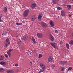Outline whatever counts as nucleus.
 <instances>
[{
  "label": "nucleus",
  "instance_id": "nucleus-3",
  "mask_svg": "<svg viewBox=\"0 0 73 73\" xmlns=\"http://www.w3.org/2000/svg\"><path fill=\"white\" fill-rule=\"evenodd\" d=\"M51 45L55 49H57L58 48V46L56 44L54 43H51Z\"/></svg>",
  "mask_w": 73,
  "mask_h": 73
},
{
  "label": "nucleus",
  "instance_id": "nucleus-44",
  "mask_svg": "<svg viewBox=\"0 0 73 73\" xmlns=\"http://www.w3.org/2000/svg\"><path fill=\"white\" fill-rule=\"evenodd\" d=\"M30 65H31V64H30Z\"/></svg>",
  "mask_w": 73,
  "mask_h": 73
},
{
  "label": "nucleus",
  "instance_id": "nucleus-18",
  "mask_svg": "<svg viewBox=\"0 0 73 73\" xmlns=\"http://www.w3.org/2000/svg\"><path fill=\"white\" fill-rule=\"evenodd\" d=\"M36 7V4H33L31 6V7L33 9L35 8Z\"/></svg>",
  "mask_w": 73,
  "mask_h": 73
},
{
  "label": "nucleus",
  "instance_id": "nucleus-20",
  "mask_svg": "<svg viewBox=\"0 0 73 73\" xmlns=\"http://www.w3.org/2000/svg\"><path fill=\"white\" fill-rule=\"evenodd\" d=\"M17 43L19 45H20L21 44V41L20 40H18L17 41Z\"/></svg>",
  "mask_w": 73,
  "mask_h": 73
},
{
  "label": "nucleus",
  "instance_id": "nucleus-32",
  "mask_svg": "<svg viewBox=\"0 0 73 73\" xmlns=\"http://www.w3.org/2000/svg\"><path fill=\"white\" fill-rule=\"evenodd\" d=\"M65 70V68L64 67H62L61 68V70L62 71H64Z\"/></svg>",
  "mask_w": 73,
  "mask_h": 73
},
{
  "label": "nucleus",
  "instance_id": "nucleus-23",
  "mask_svg": "<svg viewBox=\"0 0 73 73\" xmlns=\"http://www.w3.org/2000/svg\"><path fill=\"white\" fill-rule=\"evenodd\" d=\"M69 44L70 45H73V40H71L69 42Z\"/></svg>",
  "mask_w": 73,
  "mask_h": 73
},
{
  "label": "nucleus",
  "instance_id": "nucleus-22",
  "mask_svg": "<svg viewBox=\"0 0 73 73\" xmlns=\"http://www.w3.org/2000/svg\"><path fill=\"white\" fill-rule=\"evenodd\" d=\"M32 38L33 41V42L34 43V44H35L36 43V40H35V39L33 37H32Z\"/></svg>",
  "mask_w": 73,
  "mask_h": 73
},
{
  "label": "nucleus",
  "instance_id": "nucleus-41",
  "mask_svg": "<svg viewBox=\"0 0 73 73\" xmlns=\"http://www.w3.org/2000/svg\"><path fill=\"white\" fill-rule=\"evenodd\" d=\"M0 21H1V17L0 16Z\"/></svg>",
  "mask_w": 73,
  "mask_h": 73
},
{
  "label": "nucleus",
  "instance_id": "nucleus-17",
  "mask_svg": "<svg viewBox=\"0 0 73 73\" xmlns=\"http://www.w3.org/2000/svg\"><path fill=\"white\" fill-rule=\"evenodd\" d=\"M58 1V0H52V2L54 4H56V3H57Z\"/></svg>",
  "mask_w": 73,
  "mask_h": 73
},
{
  "label": "nucleus",
  "instance_id": "nucleus-45",
  "mask_svg": "<svg viewBox=\"0 0 73 73\" xmlns=\"http://www.w3.org/2000/svg\"><path fill=\"white\" fill-rule=\"evenodd\" d=\"M72 1H73V0H72Z\"/></svg>",
  "mask_w": 73,
  "mask_h": 73
},
{
  "label": "nucleus",
  "instance_id": "nucleus-14",
  "mask_svg": "<svg viewBox=\"0 0 73 73\" xmlns=\"http://www.w3.org/2000/svg\"><path fill=\"white\" fill-rule=\"evenodd\" d=\"M6 72L7 73H13V70H7L6 71Z\"/></svg>",
  "mask_w": 73,
  "mask_h": 73
},
{
  "label": "nucleus",
  "instance_id": "nucleus-35",
  "mask_svg": "<svg viewBox=\"0 0 73 73\" xmlns=\"http://www.w3.org/2000/svg\"><path fill=\"white\" fill-rule=\"evenodd\" d=\"M52 67V68H54V66H55V64H53L51 65Z\"/></svg>",
  "mask_w": 73,
  "mask_h": 73
},
{
  "label": "nucleus",
  "instance_id": "nucleus-6",
  "mask_svg": "<svg viewBox=\"0 0 73 73\" xmlns=\"http://www.w3.org/2000/svg\"><path fill=\"white\" fill-rule=\"evenodd\" d=\"M53 58L52 56H50L48 59V61L49 62H53Z\"/></svg>",
  "mask_w": 73,
  "mask_h": 73
},
{
  "label": "nucleus",
  "instance_id": "nucleus-11",
  "mask_svg": "<svg viewBox=\"0 0 73 73\" xmlns=\"http://www.w3.org/2000/svg\"><path fill=\"white\" fill-rule=\"evenodd\" d=\"M59 64H61V65H64V64H65L66 62H67L66 61H59Z\"/></svg>",
  "mask_w": 73,
  "mask_h": 73
},
{
  "label": "nucleus",
  "instance_id": "nucleus-29",
  "mask_svg": "<svg viewBox=\"0 0 73 73\" xmlns=\"http://www.w3.org/2000/svg\"><path fill=\"white\" fill-rule=\"evenodd\" d=\"M42 57V54H39L38 57L39 58H41V57Z\"/></svg>",
  "mask_w": 73,
  "mask_h": 73
},
{
  "label": "nucleus",
  "instance_id": "nucleus-16",
  "mask_svg": "<svg viewBox=\"0 0 73 73\" xmlns=\"http://www.w3.org/2000/svg\"><path fill=\"white\" fill-rule=\"evenodd\" d=\"M35 19H36V17L34 16H32L31 17V21H34Z\"/></svg>",
  "mask_w": 73,
  "mask_h": 73
},
{
  "label": "nucleus",
  "instance_id": "nucleus-19",
  "mask_svg": "<svg viewBox=\"0 0 73 73\" xmlns=\"http://www.w3.org/2000/svg\"><path fill=\"white\" fill-rule=\"evenodd\" d=\"M28 38V35H25L23 36V39L24 40H26Z\"/></svg>",
  "mask_w": 73,
  "mask_h": 73
},
{
  "label": "nucleus",
  "instance_id": "nucleus-37",
  "mask_svg": "<svg viewBox=\"0 0 73 73\" xmlns=\"http://www.w3.org/2000/svg\"><path fill=\"white\" fill-rule=\"evenodd\" d=\"M3 35H6V33L3 32L2 34Z\"/></svg>",
  "mask_w": 73,
  "mask_h": 73
},
{
  "label": "nucleus",
  "instance_id": "nucleus-2",
  "mask_svg": "<svg viewBox=\"0 0 73 73\" xmlns=\"http://www.w3.org/2000/svg\"><path fill=\"white\" fill-rule=\"evenodd\" d=\"M9 40L8 38H7L6 39V42H5L4 44H5V47L6 48V47H7L8 46V45L9 44Z\"/></svg>",
  "mask_w": 73,
  "mask_h": 73
},
{
  "label": "nucleus",
  "instance_id": "nucleus-36",
  "mask_svg": "<svg viewBox=\"0 0 73 73\" xmlns=\"http://www.w3.org/2000/svg\"><path fill=\"white\" fill-rule=\"evenodd\" d=\"M54 32H55V33H58V31H57V30H55V31H54Z\"/></svg>",
  "mask_w": 73,
  "mask_h": 73
},
{
  "label": "nucleus",
  "instance_id": "nucleus-12",
  "mask_svg": "<svg viewBox=\"0 0 73 73\" xmlns=\"http://www.w3.org/2000/svg\"><path fill=\"white\" fill-rule=\"evenodd\" d=\"M49 23L50 24L51 27H54V23H53V22L52 21H50Z\"/></svg>",
  "mask_w": 73,
  "mask_h": 73
},
{
  "label": "nucleus",
  "instance_id": "nucleus-34",
  "mask_svg": "<svg viewBox=\"0 0 73 73\" xmlns=\"http://www.w3.org/2000/svg\"><path fill=\"white\" fill-rule=\"evenodd\" d=\"M72 69V68L71 67H69L68 68V70H71Z\"/></svg>",
  "mask_w": 73,
  "mask_h": 73
},
{
  "label": "nucleus",
  "instance_id": "nucleus-24",
  "mask_svg": "<svg viewBox=\"0 0 73 73\" xmlns=\"http://www.w3.org/2000/svg\"><path fill=\"white\" fill-rule=\"evenodd\" d=\"M4 11L5 12H7V8L6 7H5L4 8Z\"/></svg>",
  "mask_w": 73,
  "mask_h": 73
},
{
  "label": "nucleus",
  "instance_id": "nucleus-15",
  "mask_svg": "<svg viewBox=\"0 0 73 73\" xmlns=\"http://www.w3.org/2000/svg\"><path fill=\"white\" fill-rule=\"evenodd\" d=\"M50 39L51 41H53L54 40V38L52 35H50Z\"/></svg>",
  "mask_w": 73,
  "mask_h": 73
},
{
  "label": "nucleus",
  "instance_id": "nucleus-4",
  "mask_svg": "<svg viewBox=\"0 0 73 73\" xmlns=\"http://www.w3.org/2000/svg\"><path fill=\"white\" fill-rule=\"evenodd\" d=\"M36 36L39 38H42L43 37V34L41 33H38L36 34Z\"/></svg>",
  "mask_w": 73,
  "mask_h": 73
},
{
  "label": "nucleus",
  "instance_id": "nucleus-13",
  "mask_svg": "<svg viewBox=\"0 0 73 73\" xmlns=\"http://www.w3.org/2000/svg\"><path fill=\"white\" fill-rule=\"evenodd\" d=\"M0 64L3 65V66H5L6 65L4 62H0Z\"/></svg>",
  "mask_w": 73,
  "mask_h": 73
},
{
  "label": "nucleus",
  "instance_id": "nucleus-43",
  "mask_svg": "<svg viewBox=\"0 0 73 73\" xmlns=\"http://www.w3.org/2000/svg\"><path fill=\"white\" fill-rule=\"evenodd\" d=\"M16 37H18V36H16Z\"/></svg>",
  "mask_w": 73,
  "mask_h": 73
},
{
  "label": "nucleus",
  "instance_id": "nucleus-7",
  "mask_svg": "<svg viewBox=\"0 0 73 73\" xmlns=\"http://www.w3.org/2000/svg\"><path fill=\"white\" fill-rule=\"evenodd\" d=\"M42 17V14L41 13H40L38 17V19L39 21H41Z\"/></svg>",
  "mask_w": 73,
  "mask_h": 73
},
{
  "label": "nucleus",
  "instance_id": "nucleus-5",
  "mask_svg": "<svg viewBox=\"0 0 73 73\" xmlns=\"http://www.w3.org/2000/svg\"><path fill=\"white\" fill-rule=\"evenodd\" d=\"M40 65L41 68L42 69L45 70L46 69V66L44 65V64H42L40 63Z\"/></svg>",
  "mask_w": 73,
  "mask_h": 73
},
{
  "label": "nucleus",
  "instance_id": "nucleus-28",
  "mask_svg": "<svg viewBox=\"0 0 73 73\" xmlns=\"http://www.w3.org/2000/svg\"><path fill=\"white\" fill-rule=\"evenodd\" d=\"M4 59V57L2 56H0V60H2Z\"/></svg>",
  "mask_w": 73,
  "mask_h": 73
},
{
  "label": "nucleus",
  "instance_id": "nucleus-8",
  "mask_svg": "<svg viewBox=\"0 0 73 73\" xmlns=\"http://www.w3.org/2000/svg\"><path fill=\"white\" fill-rule=\"evenodd\" d=\"M13 50V49H10L7 52V54H8L9 56V57H10L11 56V53L10 52H12Z\"/></svg>",
  "mask_w": 73,
  "mask_h": 73
},
{
  "label": "nucleus",
  "instance_id": "nucleus-38",
  "mask_svg": "<svg viewBox=\"0 0 73 73\" xmlns=\"http://www.w3.org/2000/svg\"><path fill=\"white\" fill-rule=\"evenodd\" d=\"M15 66H19V65L17 64H15Z\"/></svg>",
  "mask_w": 73,
  "mask_h": 73
},
{
  "label": "nucleus",
  "instance_id": "nucleus-39",
  "mask_svg": "<svg viewBox=\"0 0 73 73\" xmlns=\"http://www.w3.org/2000/svg\"><path fill=\"white\" fill-rule=\"evenodd\" d=\"M69 17H72V15H69Z\"/></svg>",
  "mask_w": 73,
  "mask_h": 73
},
{
  "label": "nucleus",
  "instance_id": "nucleus-30",
  "mask_svg": "<svg viewBox=\"0 0 73 73\" xmlns=\"http://www.w3.org/2000/svg\"><path fill=\"white\" fill-rule=\"evenodd\" d=\"M44 69H40L39 70V71L40 72H43L44 71Z\"/></svg>",
  "mask_w": 73,
  "mask_h": 73
},
{
  "label": "nucleus",
  "instance_id": "nucleus-1",
  "mask_svg": "<svg viewBox=\"0 0 73 73\" xmlns=\"http://www.w3.org/2000/svg\"><path fill=\"white\" fill-rule=\"evenodd\" d=\"M29 13V10H25L23 13V16L25 17H28V14Z\"/></svg>",
  "mask_w": 73,
  "mask_h": 73
},
{
  "label": "nucleus",
  "instance_id": "nucleus-26",
  "mask_svg": "<svg viewBox=\"0 0 73 73\" xmlns=\"http://www.w3.org/2000/svg\"><path fill=\"white\" fill-rule=\"evenodd\" d=\"M67 7H68V8H69V9H70L71 8V5H66Z\"/></svg>",
  "mask_w": 73,
  "mask_h": 73
},
{
  "label": "nucleus",
  "instance_id": "nucleus-9",
  "mask_svg": "<svg viewBox=\"0 0 73 73\" xmlns=\"http://www.w3.org/2000/svg\"><path fill=\"white\" fill-rule=\"evenodd\" d=\"M65 12L64 10H62L61 11V15L62 17H65Z\"/></svg>",
  "mask_w": 73,
  "mask_h": 73
},
{
  "label": "nucleus",
  "instance_id": "nucleus-31",
  "mask_svg": "<svg viewBox=\"0 0 73 73\" xmlns=\"http://www.w3.org/2000/svg\"><path fill=\"white\" fill-rule=\"evenodd\" d=\"M57 9H59V10H61V9H62V8L60 7H57Z\"/></svg>",
  "mask_w": 73,
  "mask_h": 73
},
{
  "label": "nucleus",
  "instance_id": "nucleus-40",
  "mask_svg": "<svg viewBox=\"0 0 73 73\" xmlns=\"http://www.w3.org/2000/svg\"><path fill=\"white\" fill-rule=\"evenodd\" d=\"M62 42H60V44H62Z\"/></svg>",
  "mask_w": 73,
  "mask_h": 73
},
{
  "label": "nucleus",
  "instance_id": "nucleus-10",
  "mask_svg": "<svg viewBox=\"0 0 73 73\" xmlns=\"http://www.w3.org/2000/svg\"><path fill=\"white\" fill-rule=\"evenodd\" d=\"M41 25L43 27H46L47 26L46 24L44 22H42L41 23Z\"/></svg>",
  "mask_w": 73,
  "mask_h": 73
},
{
  "label": "nucleus",
  "instance_id": "nucleus-42",
  "mask_svg": "<svg viewBox=\"0 0 73 73\" xmlns=\"http://www.w3.org/2000/svg\"><path fill=\"white\" fill-rule=\"evenodd\" d=\"M22 23H24V21H23V22H22Z\"/></svg>",
  "mask_w": 73,
  "mask_h": 73
},
{
  "label": "nucleus",
  "instance_id": "nucleus-21",
  "mask_svg": "<svg viewBox=\"0 0 73 73\" xmlns=\"http://www.w3.org/2000/svg\"><path fill=\"white\" fill-rule=\"evenodd\" d=\"M4 71H5L4 69L0 68V72H4Z\"/></svg>",
  "mask_w": 73,
  "mask_h": 73
},
{
  "label": "nucleus",
  "instance_id": "nucleus-27",
  "mask_svg": "<svg viewBox=\"0 0 73 73\" xmlns=\"http://www.w3.org/2000/svg\"><path fill=\"white\" fill-rule=\"evenodd\" d=\"M66 46L67 48H69V44H68V43H66Z\"/></svg>",
  "mask_w": 73,
  "mask_h": 73
},
{
  "label": "nucleus",
  "instance_id": "nucleus-33",
  "mask_svg": "<svg viewBox=\"0 0 73 73\" xmlns=\"http://www.w3.org/2000/svg\"><path fill=\"white\" fill-rule=\"evenodd\" d=\"M5 57H6L7 58H8V55L5 54Z\"/></svg>",
  "mask_w": 73,
  "mask_h": 73
},
{
  "label": "nucleus",
  "instance_id": "nucleus-25",
  "mask_svg": "<svg viewBox=\"0 0 73 73\" xmlns=\"http://www.w3.org/2000/svg\"><path fill=\"white\" fill-rule=\"evenodd\" d=\"M16 25H21L22 24V23H16Z\"/></svg>",
  "mask_w": 73,
  "mask_h": 73
}]
</instances>
